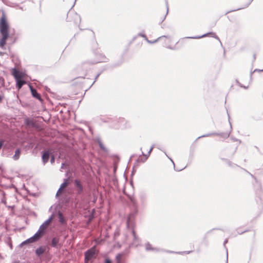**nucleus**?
Returning <instances> with one entry per match:
<instances>
[{"label": "nucleus", "mask_w": 263, "mask_h": 263, "mask_svg": "<svg viewBox=\"0 0 263 263\" xmlns=\"http://www.w3.org/2000/svg\"><path fill=\"white\" fill-rule=\"evenodd\" d=\"M160 251L164 252L170 254H176L177 252L173 251H170V250H164V249H160Z\"/></svg>", "instance_id": "473e14b6"}, {"label": "nucleus", "mask_w": 263, "mask_h": 263, "mask_svg": "<svg viewBox=\"0 0 263 263\" xmlns=\"http://www.w3.org/2000/svg\"><path fill=\"white\" fill-rule=\"evenodd\" d=\"M12 263H21L19 260H15L13 261Z\"/></svg>", "instance_id": "603ef678"}, {"label": "nucleus", "mask_w": 263, "mask_h": 263, "mask_svg": "<svg viewBox=\"0 0 263 263\" xmlns=\"http://www.w3.org/2000/svg\"><path fill=\"white\" fill-rule=\"evenodd\" d=\"M134 173H135V172H134V171L133 170V171H132V175H133L134 174Z\"/></svg>", "instance_id": "13d9d810"}, {"label": "nucleus", "mask_w": 263, "mask_h": 263, "mask_svg": "<svg viewBox=\"0 0 263 263\" xmlns=\"http://www.w3.org/2000/svg\"><path fill=\"white\" fill-rule=\"evenodd\" d=\"M227 113H228V112H227ZM228 118H229V123H230V127H231V129H232V127L231 123V122L230 121V116H229V114H228Z\"/></svg>", "instance_id": "8fccbe9b"}, {"label": "nucleus", "mask_w": 263, "mask_h": 263, "mask_svg": "<svg viewBox=\"0 0 263 263\" xmlns=\"http://www.w3.org/2000/svg\"><path fill=\"white\" fill-rule=\"evenodd\" d=\"M30 243V242L29 241L28 239H26V240L24 241L23 242H22L21 244H20V246L21 247H22L23 246H24L26 244H29Z\"/></svg>", "instance_id": "c9c22d12"}, {"label": "nucleus", "mask_w": 263, "mask_h": 263, "mask_svg": "<svg viewBox=\"0 0 263 263\" xmlns=\"http://www.w3.org/2000/svg\"><path fill=\"white\" fill-rule=\"evenodd\" d=\"M4 140L0 139V149L4 146Z\"/></svg>", "instance_id": "e433bc0d"}, {"label": "nucleus", "mask_w": 263, "mask_h": 263, "mask_svg": "<svg viewBox=\"0 0 263 263\" xmlns=\"http://www.w3.org/2000/svg\"><path fill=\"white\" fill-rule=\"evenodd\" d=\"M145 250L146 251H156V252H160V249L153 247L152 245L149 242H147L145 244Z\"/></svg>", "instance_id": "f3484780"}, {"label": "nucleus", "mask_w": 263, "mask_h": 263, "mask_svg": "<svg viewBox=\"0 0 263 263\" xmlns=\"http://www.w3.org/2000/svg\"><path fill=\"white\" fill-rule=\"evenodd\" d=\"M55 161V158L54 157V156H52L51 157V159H50V162L51 163H53Z\"/></svg>", "instance_id": "ea45409f"}, {"label": "nucleus", "mask_w": 263, "mask_h": 263, "mask_svg": "<svg viewBox=\"0 0 263 263\" xmlns=\"http://www.w3.org/2000/svg\"><path fill=\"white\" fill-rule=\"evenodd\" d=\"M4 83V79L1 76H0V84H3Z\"/></svg>", "instance_id": "37998d69"}, {"label": "nucleus", "mask_w": 263, "mask_h": 263, "mask_svg": "<svg viewBox=\"0 0 263 263\" xmlns=\"http://www.w3.org/2000/svg\"><path fill=\"white\" fill-rule=\"evenodd\" d=\"M96 254V250L95 247H92L87 250L84 253V261L85 263H87L88 261L91 260L95 257Z\"/></svg>", "instance_id": "39448f33"}, {"label": "nucleus", "mask_w": 263, "mask_h": 263, "mask_svg": "<svg viewBox=\"0 0 263 263\" xmlns=\"http://www.w3.org/2000/svg\"><path fill=\"white\" fill-rule=\"evenodd\" d=\"M122 62H120L119 63H118V64H115L112 65L113 67H117V66H118L119 65H120L121 64H122Z\"/></svg>", "instance_id": "49530a36"}, {"label": "nucleus", "mask_w": 263, "mask_h": 263, "mask_svg": "<svg viewBox=\"0 0 263 263\" xmlns=\"http://www.w3.org/2000/svg\"><path fill=\"white\" fill-rule=\"evenodd\" d=\"M43 234H40L39 232H36L32 236L28 238L30 243L38 241L43 237Z\"/></svg>", "instance_id": "9d476101"}, {"label": "nucleus", "mask_w": 263, "mask_h": 263, "mask_svg": "<svg viewBox=\"0 0 263 263\" xmlns=\"http://www.w3.org/2000/svg\"><path fill=\"white\" fill-rule=\"evenodd\" d=\"M76 0H75V2H74V3H76ZM74 4H75V3H74ZM73 5H74V4H73ZM73 7H74V5H72V6L71 8H72Z\"/></svg>", "instance_id": "052dcab7"}, {"label": "nucleus", "mask_w": 263, "mask_h": 263, "mask_svg": "<svg viewBox=\"0 0 263 263\" xmlns=\"http://www.w3.org/2000/svg\"><path fill=\"white\" fill-rule=\"evenodd\" d=\"M154 147V145H153L149 149V150L148 151V154H146V155H148V157L149 156L151 153H152L153 149V148Z\"/></svg>", "instance_id": "58836bf2"}, {"label": "nucleus", "mask_w": 263, "mask_h": 263, "mask_svg": "<svg viewBox=\"0 0 263 263\" xmlns=\"http://www.w3.org/2000/svg\"><path fill=\"white\" fill-rule=\"evenodd\" d=\"M46 90L48 91H49L50 88L47 87Z\"/></svg>", "instance_id": "bf43d9fd"}, {"label": "nucleus", "mask_w": 263, "mask_h": 263, "mask_svg": "<svg viewBox=\"0 0 263 263\" xmlns=\"http://www.w3.org/2000/svg\"><path fill=\"white\" fill-rule=\"evenodd\" d=\"M64 164L62 163V165H61V168H64Z\"/></svg>", "instance_id": "864d4df0"}, {"label": "nucleus", "mask_w": 263, "mask_h": 263, "mask_svg": "<svg viewBox=\"0 0 263 263\" xmlns=\"http://www.w3.org/2000/svg\"><path fill=\"white\" fill-rule=\"evenodd\" d=\"M61 189L60 187V188L59 189L58 191H57V194H56V195H55L56 197H58L59 194H60V192H61Z\"/></svg>", "instance_id": "a18cd8bd"}, {"label": "nucleus", "mask_w": 263, "mask_h": 263, "mask_svg": "<svg viewBox=\"0 0 263 263\" xmlns=\"http://www.w3.org/2000/svg\"><path fill=\"white\" fill-rule=\"evenodd\" d=\"M209 34H212V36L213 37L218 40L220 41L219 38L216 35L215 33H214L213 32L206 33H205V34H203L202 35H200V36H189V37H186L185 38H186V39H201V38H202V37H206Z\"/></svg>", "instance_id": "f8f14e48"}, {"label": "nucleus", "mask_w": 263, "mask_h": 263, "mask_svg": "<svg viewBox=\"0 0 263 263\" xmlns=\"http://www.w3.org/2000/svg\"><path fill=\"white\" fill-rule=\"evenodd\" d=\"M139 198L142 208H145L147 205V195L144 192H141L139 194Z\"/></svg>", "instance_id": "1a4fd4ad"}, {"label": "nucleus", "mask_w": 263, "mask_h": 263, "mask_svg": "<svg viewBox=\"0 0 263 263\" xmlns=\"http://www.w3.org/2000/svg\"><path fill=\"white\" fill-rule=\"evenodd\" d=\"M50 155L51 153L48 150L42 152V159L44 164H46L48 161Z\"/></svg>", "instance_id": "4468645a"}, {"label": "nucleus", "mask_w": 263, "mask_h": 263, "mask_svg": "<svg viewBox=\"0 0 263 263\" xmlns=\"http://www.w3.org/2000/svg\"><path fill=\"white\" fill-rule=\"evenodd\" d=\"M244 171H245L246 173H247L248 174H249L254 180H255V181L256 183H257V184L258 185V187L259 188H260L261 187V184H260V183L258 181V180L257 179V178L253 175H252V174H251L250 172H249L247 170H246V169L245 168H241Z\"/></svg>", "instance_id": "393cba45"}, {"label": "nucleus", "mask_w": 263, "mask_h": 263, "mask_svg": "<svg viewBox=\"0 0 263 263\" xmlns=\"http://www.w3.org/2000/svg\"><path fill=\"white\" fill-rule=\"evenodd\" d=\"M3 195L4 196L5 195V193L3 192Z\"/></svg>", "instance_id": "680f3d73"}, {"label": "nucleus", "mask_w": 263, "mask_h": 263, "mask_svg": "<svg viewBox=\"0 0 263 263\" xmlns=\"http://www.w3.org/2000/svg\"><path fill=\"white\" fill-rule=\"evenodd\" d=\"M46 251V248L43 246H40L37 248L35 251V253L37 257H41Z\"/></svg>", "instance_id": "a211bd4d"}, {"label": "nucleus", "mask_w": 263, "mask_h": 263, "mask_svg": "<svg viewBox=\"0 0 263 263\" xmlns=\"http://www.w3.org/2000/svg\"><path fill=\"white\" fill-rule=\"evenodd\" d=\"M222 160L223 161H224L226 162V163L227 164H228V165L231 167H235V166L236 167H239L238 165L234 164V163H233L232 162H231L230 161L228 160V159H222Z\"/></svg>", "instance_id": "a878e982"}, {"label": "nucleus", "mask_w": 263, "mask_h": 263, "mask_svg": "<svg viewBox=\"0 0 263 263\" xmlns=\"http://www.w3.org/2000/svg\"><path fill=\"white\" fill-rule=\"evenodd\" d=\"M140 151L142 152L141 155L139 156V158L136 160V163L142 162L144 163L148 158V155H146L143 152L142 147L140 148Z\"/></svg>", "instance_id": "2eb2a0df"}, {"label": "nucleus", "mask_w": 263, "mask_h": 263, "mask_svg": "<svg viewBox=\"0 0 263 263\" xmlns=\"http://www.w3.org/2000/svg\"><path fill=\"white\" fill-rule=\"evenodd\" d=\"M237 233H238V234L241 235V234H243V233H245V232H247L249 231V230H248V229H247V230H245V231H239V230H237Z\"/></svg>", "instance_id": "4c0bfd02"}, {"label": "nucleus", "mask_w": 263, "mask_h": 263, "mask_svg": "<svg viewBox=\"0 0 263 263\" xmlns=\"http://www.w3.org/2000/svg\"><path fill=\"white\" fill-rule=\"evenodd\" d=\"M192 252V251L178 252H176V254H190Z\"/></svg>", "instance_id": "72a5a7b5"}, {"label": "nucleus", "mask_w": 263, "mask_h": 263, "mask_svg": "<svg viewBox=\"0 0 263 263\" xmlns=\"http://www.w3.org/2000/svg\"><path fill=\"white\" fill-rule=\"evenodd\" d=\"M239 86L241 87H243L245 89H247L248 88V87H246L244 85H242L241 84L239 83Z\"/></svg>", "instance_id": "09e8293b"}, {"label": "nucleus", "mask_w": 263, "mask_h": 263, "mask_svg": "<svg viewBox=\"0 0 263 263\" xmlns=\"http://www.w3.org/2000/svg\"><path fill=\"white\" fill-rule=\"evenodd\" d=\"M29 88L32 97L42 102L43 99H42L41 95L38 93L37 90L31 85H29Z\"/></svg>", "instance_id": "ddd939ff"}, {"label": "nucleus", "mask_w": 263, "mask_h": 263, "mask_svg": "<svg viewBox=\"0 0 263 263\" xmlns=\"http://www.w3.org/2000/svg\"><path fill=\"white\" fill-rule=\"evenodd\" d=\"M21 154V149L19 148H16L15 151V154L12 157L13 160H17L20 158Z\"/></svg>", "instance_id": "412c9836"}, {"label": "nucleus", "mask_w": 263, "mask_h": 263, "mask_svg": "<svg viewBox=\"0 0 263 263\" xmlns=\"http://www.w3.org/2000/svg\"><path fill=\"white\" fill-rule=\"evenodd\" d=\"M131 202L134 207V209L135 208H138L137 207V203L136 202V201L134 200V199H131Z\"/></svg>", "instance_id": "f704fd0d"}, {"label": "nucleus", "mask_w": 263, "mask_h": 263, "mask_svg": "<svg viewBox=\"0 0 263 263\" xmlns=\"http://www.w3.org/2000/svg\"><path fill=\"white\" fill-rule=\"evenodd\" d=\"M121 253H123V256L127 255L129 253V247L126 248L124 251Z\"/></svg>", "instance_id": "2f4dec72"}, {"label": "nucleus", "mask_w": 263, "mask_h": 263, "mask_svg": "<svg viewBox=\"0 0 263 263\" xmlns=\"http://www.w3.org/2000/svg\"><path fill=\"white\" fill-rule=\"evenodd\" d=\"M123 256V253L121 252L118 253L116 256V259L117 260V263H121V258Z\"/></svg>", "instance_id": "bb28decb"}, {"label": "nucleus", "mask_w": 263, "mask_h": 263, "mask_svg": "<svg viewBox=\"0 0 263 263\" xmlns=\"http://www.w3.org/2000/svg\"><path fill=\"white\" fill-rule=\"evenodd\" d=\"M2 97L1 96V95H0V102H1V101L2 100Z\"/></svg>", "instance_id": "5fc2aeb1"}, {"label": "nucleus", "mask_w": 263, "mask_h": 263, "mask_svg": "<svg viewBox=\"0 0 263 263\" xmlns=\"http://www.w3.org/2000/svg\"><path fill=\"white\" fill-rule=\"evenodd\" d=\"M228 239H226L223 242V246L226 249V254H227V259H226V263H228V251L227 248L226 247V245L228 243Z\"/></svg>", "instance_id": "cd10ccee"}, {"label": "nucleus", "mask_w": 263, "mask_h": 263, "mask_svg": "<svg viewBox=\"0 0 263 263\" xmlns=\"http://www.w3.org/2000/svg\"><path fill=\"white\" fill-rule=\"evenodd\" d=\"M138 213V208H135L134 210L129 214V216L128 217L127 219V227H129V225L132 223L133 220L135 218L136 216L137 215Z\"/></svg>", "instance_id": "9b49d317"}, {"label": "nucleus", "mask_w": 263, "mask_h": 263, "mask_svg": "<svg viewBox=\"0 0 263 263\" xmlns=\"http://www.w3.org/2000/svg\"><path fill=\"white\" fill-rule=\"evenodd\" d=\"M101 73H98L96 77H95V81H93V84H94V83L96 82V81L97 80V79L99 78V76L100 75Z\"/></svg>", "instance_id": "c03bdc74"}, {"label": "nucleus", "mask_w": 263, "mask_h": 263, "mask_svg": "<svg viewBox=\"0 0 263 263\" xmlns=\"http://www.w3.org/2000/svg\"><path fill=\"white\" fill-rule=\"evenodd\" d=\"M12 74L16 81V87L18 89H21L25 83L22 75L18 73V71L14 68L13 69Z\"/></svg>", "instance_id": "7ed1b4c3"}, {"label": "nucleus", "mask_w": 263, "mask_h": 263, "mask_svg": "<svg viewBox=\"0 0 263 263\" xmlns=\"http://www.w3.org/2000/svg\"><path fill=\"white\" fill-rule=\"evenodd\" d=\"M95 55L96 59L93 61L88 62V63L89 64H95L98 63L108 62L109 61V59L102 53L95 52Z\"/></svg>", "instance_id": "20e7f679"}, {"label": "nucleus", "mask_w": 263, "mask_h": 263, "mask_svg": "<svg viewBox=\"0 0 263 263\" xmlns=\"http://www.w3.org/2000/svg\"><path fill=\"white\" fill-rule=\"evenodd\" d=\"M68 178L64 179V182L61 184L60 188L62 189L63 187L69 184Z\"/></svg>", "instance_id": "c85d7f7f"}, {"label": "nucleus", "mask_w": 263, "mask_h": 263, "mask_svg": "<svg viewBox=\"0 0 263 263\" xmlns=\"http://www.w3.org/2000/svg\"><path fill=\"white\" fill-rule=\"evenodd\" d=\"M168 5H167V11H166V15H167V13H168ZM165 17H166V16H165L164 17L163 19V20H162V22H163V21L165 19Z\"/></svg>", "instance_id": "de8ad7c7"}, {"label": "nucleus", "mask_w": 263, "mask_h": 263, "mask_svg": "<svg viewBox=\"0 0 263 263\" xmlns=\"http://www.w3.org/2000/svg\"><path fill=\"white\" fill-rule=\"evenodd\" d=\"M50 245L55 248L61 247V245L59 244V238L57 237L52 238Z\"/></svg>", "instance_id": "dca6fc26"}, {"label": "nucleus", "mask_w": 263, "mask_h": 263, "mask_svg": "<svg viewBox=\"0 0 263 263\" xmlns=\"http://www.w3.org/2000/svg\"><path fill=\"white\" fill-rule=\"evenodd\" d=\"M216 230V229H212V230H210V231H208V232L205 233V237H206L209 234H210V233H211V232H212V231H213V230Z\"/></svg>", "instance_id": "79ce46f5"}, {"label": "nucleus", "mask_w": 263, "mask_h": 263, "mask_svg": "<svg viewBox=\"0 0 263 263\" xmlns=\"http://www.w3.org/2000/svg\"><path fill=\"white\" fill-rule=\"evenodd\" d=\"M132 235L133 236L134 241H136L138 239V236H137V235L136 234V232L135 231V230L134 229H132Z\"/></svg>", "instance_id": "c756f323"}, {"label": "nucleus", "mask_w": 263, "mask_h": 263, "mask_svg": "<svg viewBox=\"0 0 263 263\" xmlns=\"http://www.w3.org/2000/svg\"><path fill=\"white\" fill-rule=\"evenodd\" d=\"M87 63V62H84V63H83V66H85V65H86Z\"/></svg>", "instance_id": "4d7b16f0"}, {"label": "nucleus", "mask_w": 263, "mask_h": 263, "mask_svg": "<svg viewBox=\"0 0 263 263\" xmlns=\"http://www.w3.org/2000/svg\"><path fill=\"white\" fill-rule=\"evenodd\" d=\"M54 217L55 213H52L50 217L40 226L37 232H39L40 234H43V236H44L46 234V229L47 228L48 225L51 223L52 220H53Z\"/></svg>", "instance_id": "f03ea898"}, {"label": "nucleus", "mask_w": 263, "mask_h": 263, "mask_svg": "<svg viewBox=\"0 0 263 263\" xmlns=\"http://www.w3.org/2000/svg\"><path fill=\"white\" fill-rule=\"evenodd\" d=\"M138 36H137V35H136V36H134V37H133V40H133V41H135V40H136V39H137V37Z\"/></svg>", "instance_id": "3c124183"}, {"label": "nucleus", "mask_w": 263, "mask_h": 263, "mask_svg": "<svg viewBox=\"0 0 263 263\" xmlns=\"http://www.w3.org/2000/svg\"><path fill=\"white\" fill-rule=\"evenodd\" d=\"M94 141L99 144V146L101 149H102V151H103L104 152L107 151V149L106 148V147H105V146L103 145V143L102 142L100 137H96L94 139Z\"/></svg>", "instance_id": "6ab92c4d"}, {"label": "nucleus", "mask_w": 263, "mask_h": 263, "mask_svg": "<svg viewBox=\"0 0 263 263\" xmlns=\"http://www.w3.org/2000/svg\"><path fill=\"white\" fill-rule=\"evenodd\" d=\"M163 37H165V38H167V39H170V40L171 39V37L170 36H168V35H162V36H159L157 39H156L155 40L153 41H151V40H149L148 39H147V40H145V41L148 43H149L150 44H155V43L158 42L161 39H162Z\"/></svg>", "instance_id": "aec40b11"}, {"label": "nucleus", "mask_w": 263, "mask_h": 263, "mask_svg": "<svg viewBox=\"0 0 263 263\" xmlns=\"http://www.w3.org/2000/svg\"><path fill=\"white\" fill-rule=\"evenodd\" d=\"M137 36L143 37L145 41L147 40V37L144 33L140 32L137 34Z\"/></svg>", "instance_id": "7c9ffc66"}, {"label": "nucleus", "mask_w": 263, "mask_h": 263, "mask_svg": "<svg viewBox=\"0 0 263 263\" xmlns=\"http://www.w3.org/2000/svg\"><path fill=\"white\" fill-rule=\"evenodd\" d=\"M0 47L3 48L10 37L9 25L4 15L0 19Z\"/></svg>", "instance_id": "f257e3e1"}, {"label": "nucleus", "mask_w": 263, "mask_h": 263, "mask_svg": "<svg viewBox=\"0 0 263 263\" xmlns=\"http://www.w3.org/2000/svg\"><path fill=\"white\" fill-rule=\"evenodd\" d=\"M230 133H231V131L228 133L213 132V133L206 134H205V135H203L198 137L196 139V141H197V140H198L199 139L201 138L208 137H211L212 136H220L224 138H227L229 137Z\"/></svg>", "instance_id": "423d86ee"}, {"label": "nucleus", "mask_w": 263, "mask_h": 263, "mask_svg": "<svg viewBox=\"0 0 263 263\" xmlns=\"http://www.w3.org/2000/svg\"><path fill=\"white\" fill-rule=\"evenodd\" d=\"M261 71H263V69H262V70H261Z\"/></svg>", "instance_id": "e2e57ef3"}, {"label": "nucleus", "mask_w": 263, "mask_h": 263, "mask_svg": "<svg viewBox=\"0 0 263 263\" xmlns=\"http://www.w3.org/2000/svg\"><path fill=\"white\" fill-rule=\"evenodd\" d=\"M167 48H169V49H174L173 47H170V46L167 47Z\"/></svg>", "instance_id": "6e6d98bb"}, {"label": "nucleus", "mask_w": 263, "mask_h": 263, "mask_svg": "<svg viewBox=\"0 0 263 263\" xmlns=\"http://www.w3.org/2000/svg\"><path fill=\"white\" fill-rule=\"evenodd\" d=\"M73 183L76 187L77 194L78 195L82 194L84 191V187L82 182L79 179H76L74 180Z\"/></svg>", "instance_id": "0eeeda50"}, {"label": "nucleus", "mask_w": 263, "mask_h": 263, "mask_svg": "<svg viewBox=\"0 0 263 263\" xmlns=\"http://www.w3.org/2000/svg\"><path fill=\"white\" fill-rule=\"evenodd\" d=\"M25 122L27 126L34 127L35 125L34 121L32 119L29 118L26 119Z\"/></svg>", "instance_id": "5701e85b"}, {"label": "nucleus", "mask_w": 263, "mask_h": 263, "mask_svg": "<svg viewBox=\"0 0 263 263\" xmlns=\"http://www.w3.org/2000/svg\"><path fill=\"white\" fill-rule=\"evenodd\" d=\"M158 148L159 149H160L161 151H163L164 153V154H165V155L168 157V158L171 161V162L173 163V164L174 165V167L175 170H176V171L179 172V171H181L183 170V169H184L186 167V166H185V167H184L183 168H179H179H175V163H174L173 160L172 159V158H171L170 157H169L168 156V155L166 154V152L165 151H163L162 149H161L160 148Z\"/></svg>", "instance_id": "b1692460"}, {"label": "nucleus", "mask_w": 263, "mask_h": 263, "mask_svg": "<svg viewBox=\"0 0 263 263\" xmlns=\"http://www.w3.org/2000/svg\"><path fill=\"white\" fill-rule=\"evenodd\" d=\"M55 213V217L57 216L60 224L62 226H65L67 225V219L64 216L62 212L59 210L58 211L54 212Z\"/></svg>", "instance_id": "6e6552de"}, {"label": "nucleus", "mask_w": 263, "mask_h": 263, "mask_svg": "<svg viewBox=\"0 0 263 263\" xmlns=\"http://www.w3.org/2000/svg\"><path fill=\"white\" fill-rule=\"evenodd\" d=\"M253 1V0H249L248 3H247L246 4H245V5L242 8H237V9H236L235 10H230V11H228L226 12V13H225V15H227V14H228V13H230L231 12H233V11H235L240 10L241 9L247 8L250 5V4L252 3V2Z\"/></svg>", "instance_id": "4be33fe9"}, {"label": "nucleus", "mask_w": 263, "mask_h": 263, "mask_svg": "<svg viewBox=\"0 0 263 263\" xmlns=\"http://www.w3.org/2000/svg\"><path fill=\"white\" fill-rule=\"evenodd\" d=\"M111 261L109 258H107L105 259L104 263H111Z\"/></svg>", "instance_id": "a19ab883"}]
</instances>
